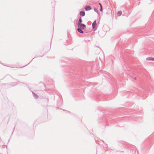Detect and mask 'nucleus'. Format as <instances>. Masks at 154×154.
Listing matches in <instances>:
<instances>
[{
  "mask_svg": "<svg viewBox=\"0 0 154 154\" xmlns=\"http://www.w3.org/2000/svg\"><path fill=\"white\" fill-rule=\"evenodd\" d=\"M82 29L80 28H78L77 29L78 31L81 33H83V31L82 30Z\"/></svg>",
  "mask_w": 154,
  "mask_h": 154,
  "instance_id": "39448f33",
  "label": "nucleus"
},
{
  "mask_svg": "<svg viewBox=\"0 0 154 154\" xmlns=\"http://www.w3.org/2000/svg\"><path fill=\"white\" fill-rule=\"evenodd\" d=\"M99 5H100V7H102L101 4H100V3H99Z\"/></svg>",
  "mask_w": 154,
  "mask_h": 154,
  "instance_id": "1a4fd4ad",
  "label": "nucleus"
},
{
  "mask_svg": "<svg viewBox=\"0 0 154 154\" xmlns=\"http://www.w3.org/2000/svg\"><path fill=\"white\" fill-rule=\"evenodd\" d=\"M146 60L149 61H154V58L148 57L146 59Z\"/></svg>",
  "mask_w": 154,
  "mask_h": 154,
  "instance_id": "20e7f679",
  "label": "nucleus"
},
{
  "mask_svg": "<svg viewBox=\"0 0 154 154\" xmlns=\"http://www.w3.org/2000/svg\"><path fill=\"white\" fill-rule=\"evenodd\" d=\"M82 20H79L77 23L78 28H80L82 29H84L86 27V26L84 24L81 23Z\"/></svg>",
  "mask_w": 154,
  "mask_h": 154,
  "instance_id": "f257e3e1",
  "label": "nucleus"
},
{
  "mask_svg": "<svg viewBox=\"0 0 154 154\" xmlns=\"http://www.w3.org/2000/svg\"><path fill=\"white\" fill-rule=\"evenodd\" d=\"M85 8L86 11H88L91 9V8L90 6H86L85 7Z\"/></svg>",
  "mask_w": 154,
  "mask_h": 154,
  "instance_id": "7ed1b4c3",
  "label": "nucleus"
},
{
  "mask_svg": "<svg viewBox=\"0 0 154 154\" xmlns=\"http://www.w3.org/2000/svg\"><path fill=\"white\" fill-rule=\"evenodd\" d=\"M85 12L84 11H82L80 12V14L81 16H83L85 15Z\"/></svg>",
  "mask_w": 154,
  "mask_h": 154,
  "instance_id": "423d86ee",
  "label": "nucleus"
},
{
  "mask_svg": "<svg viewBox=\"0 0 154 154\" xmlns=\"http://www.w3.org/2000/svg\"><path fill=\"white\" fill-rule=\"evenodd\" d=\"M92 27L93 29H94V30H95L96 29V26H97V23L96 20L93 23Z\"/></svg>",
  "mask_w": 154,
  "mask_h": 154,
  "instance_id": "f03ea898",
  "label": "nucleus"
},
{
  "mask_svg": "<svg viewBox=\"0 0 154 154\" xmlns=\"http://www.w3.org/2000/svg\"><path fill=\"white\" fill-rule=\"evenodd\" d=\"M100 11H102V7H100Z\"/></svg>",
  "mask_w": 154,
  "mask_h": 154,
  "instance_id": "6e6552de",
  "label": "nucleus"
},
{
  "mask_svg": "<svg viewBox=\"0 0 154 154\" xmlns=\"http://www.w3.org/2000/svg\"><path fill=\"white\" fill-rule=\"evenodd\" d=\"M122 14V12L121 11H119L117 13V15L118 16H120Z\"/></svg>",
  "mask_w": 154,
  "mask_h": 154,
  "instance_id": "0eeeda50",
  "label": "nucleus"
}]
</instances>
